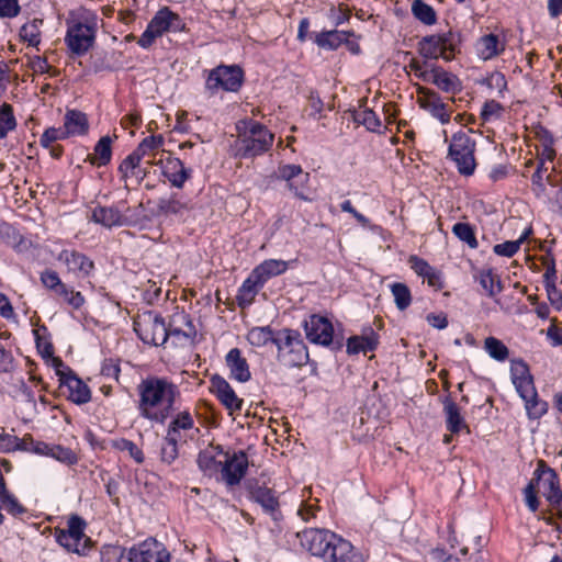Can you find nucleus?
<instances>
[{
  "label": "nucleus",
  "instance_id": "17",
  "mask_svg": "<svg viewBox=\"0 0 562 562\" xmlns=\"http://www.w3.org/2000/svg\"><path fill=\"white\" fill-rule=\"evenodd\" d=\"M246 486L250 499L259 504L263 512L270 515L272 519L278 520L281 516V512L279 509L280 503L274 491L267 486L259 485L257 480H249Z\"/></svg>",
  "mask_w": 562,
  "mask_h": 562
},
{
  "label": "nucleus",
  "instance_id": "10",
  "mask_svg": "<svg viewBox=\"0 0 562 562\" xmlns=\"http://www.w3.org/2000/svg\"><path fill=\"white\" fill-rule=\"evenodd\" d=\"M304 330L310 342L328 347L331 351L342 348L340 340L334 339V327L331 322L318 314H313L304 322Z\"/></svg>",
  "mask_w": 562,
  "mask_h": 562
},
{
  "label": "nucleus",
  "instance_id": "42",
  "mask_svg": "<svg viewBox=\"0 0 562 562\" xmlns=\"http://www.w3.org/2000/svg\"><path fill=\"white\" fill-rule=\"evenodd\" d=\"M178 441L179 439L166 435L160 445L159 458L160 461L167 465L172 464L178 456Z\"/></svg>",
  "mask_w": 562,
  "mask_h": 562
},
{
  "label": "nucleus",
  "instance_id": "1",
  "mask_svg": "<svg viewBox=\"0 0 562 562\" xmlns=\"http://www.w3.org/2000/svg\"><path fill=\"white\" fill-rule=\"evenodd\" d=\"M137 411L150 423L164 425L175 411L179 387L167 378L150 375L136 386Z\"/></svg>",
  "mask_w": 562,
  "mask_h": 562
},
{
  "label": "nucleus",
  "instance_id": "4",
  "mask_svg": "<svg viewBox=\"0 0 562 562\" xmlns=\"http://www.w3.org/2000/svg\"><path fill=\"white\" fill-rule=\"evenodd\" d=\"M278 363L284 368H301L310 360L307 347L299 330L292 328L279 329L276 341Z\"/></svg>",
  "mask_w": 562,
  "mask_h": 562
},
{
  "label": "nucleus",
  "instance_id": "40",
  "mask_svg": "<svg viewBox=\"0 0 562 562\" xmlns=\"http://www.w3.org/2000/svg\"><path fill=\"white\" fill-rule=\"evenodd\" d=\"M412 13L416 20L425 25H434L437 23V13L435 9L423 0L413 1Z\"/></svg>",
  "mask_w": 562,
  "mask_h": 562
},
{
  "label": "nucleus",
  "instance_id": "34",
  "mask_svg": "<svg viewBox=\"0 0 562 562\" xmlns=\"http://www.w3.org/2000/svg\"><path fill=\"white\" fill-rule=\"evenodd\" d=\"M165 144V137L161 134L145 137L138 146L131 153V161L143 159L147 155H155Z\"/></svg>",
  "mask_w": 562,
  "mask_h": 562
},
{
  "label": "nucleus",
  "instance_id": "43",
  "mask_svg": "<svg viewBox=\"0 0 562 562\" xmlns=\"http://www.w3.org/2000/svg\"><path fill=\"white\" fill-rule=\"evenodd\" d=\"M452 233L459 240L465 243L470 248L476 249L479 247L475 229L471 224L458 222L452 226Z\"/></svg>",
  "mask_w": 562,
  "mask_h": 562
},
{
  "label": "nucleus",
  "instance_id": "53",
  "mask_svg": "<svg viewBox=\"0 0 562 562\" xmlns=\"http://www.w3.org/2000/svg\"><path fill=\"white\" fill-rule=\"evenodd\" d=\"M48 457H52L67 465H72L78 462L76 453L70 448H66L59 445L52 446Z\"/></svg>",
  "mask_w": 562,
  "mask_h": 562
},
{
  "label": "nucleus",
  "instance_id": "49",
  "mask_svg": "<svg viewBox=\"0 0 562 562\" xmlns=\"http://www.w3.org/2000/svg\"><path fill=\"white\" fill-rule=\"evenodd\" d=\"M391 292L394 296V302L400 311H405L412 303V294L409 288L402 282L391 284Z\"/></svg>",
  "mask_w": 562,
  "mask_h": 562
},
{
  "label": "nucleus",
  "instance_id": "63",
  "mask_svg": "<svg viewBox=\"0 0 562 562\" xmlns=\"http://www.w3.org/2000/svg\"><path fill=\"white\" fill-rule=\"evenodd\" d=\"M20 443L19 437L7 432H0V453L18 451Z\"/></svg>",
  "mask_w": 562,
  "mask_h": 562
},
{
  "label": "nucleus",
  "instance_id": "16",
  "mask_svg": "<svg viewBox=\"0 0 562 562\" xmlns=\"http://www.w3.org/2000/svg\"><path fill=\"white\" fill-rule=\"evenodd\" d=\"M59 390L64 396L77 405L86 404L91 400L89 386L71 369H67L66 375H60Z\"/></svg>",
  "mask_w": 562,
  "mask_h": 562
},
{
  "label": "nucleus",
  "instance_id": "62",
  "mask_svg": "<svg viewBox=\"0 0 562 562\" xmlns=\"http://www.w3.org/2000/svg\"><path fill=\"white\" fill-rule=\"evenodd\" d=\"M0 503L1 507L13 516H19L26 512L25 507L19 503L18 498L13 494L5 495Z\"/></svg>",
  "mask_w": 562,
  "mask_h": 562
},
{
  "label": "nucleus",
  "instance_id": "58",
  "mask_svg": "<svg viewBox=\"0 0 562 562\" xmlns=\"http://www.w3.org/2000/svg\"><path fill=\"white\" fill-rule=\"evenodd\" d=\"M85 528L86 521L81 517L75 515L69 518L67 529H64V532L72 538L78 539L79 541L85 542V538H88L85 535Z\"/></svg>",
  "mask_w": 562,
  "mask_h": 562
},
{
  "label": "nucleus",
  "instance_id": "24",
  "mask_svg": "<svg viewBox=\"0 0 562 562\" xmlns=\"http://www.w3.org/2000/svg\"><path fill=\"white\" fill-rule=\"evenodd\" d=\"M225 451L221 445H210L200 451L196 463L199 469L207 475H213L220 469L222 470L223 461L217 460L218 456H224Z\"/></svg>",
  "mask_w": 562,
  "mask_h": 562
},
{
  "label": "nucleus",
  "instance_id": "44",
  "mask_svg": "<svg viewBox=\"0 0 562 562\" xmlns=\"http://www.w3.org/2000/svg\"><path fill=\"white\" fill-rule=\"evenodd\" d=\"M54 294L60 297L74 310H79L86 302L81 292L75 291L72 286H69L66 283H63Z\"/></svg>",
  "mask_w": 562,
  "mask_h": 562
},
{
  "label": "nucleus",
  "instance_id": "36",
  "mask_svg": "<svg viewBox=\"0 0 562 562\" xmlns=\"http://www.w3.org/2000/svg\"><path fill=\"white\" fill-rule=\"evenodd\" d=\"M157 210L159 214L164 215H180L189 210V205L178 193H172L157 201Z\"/></svg>",
  "mask_w": 562,
  "mask_h": 562
},
{
  "label": "nucleus",
  "instance_id": "52",
  "mask_svg": "<svg viewBox=\"0 0 562 562\" xmlns=\"http://www.w3.org/2000/svg\"><path fill=\"white\" fill-rule=\"evenodd\" d=\"M170 18H171V10L168 7H164L156 12V14L149 21L148 26L158 36H161L164 33L168 32Z\"/></svg>",
  "mask_w": 562,
  "mask_h": 562
},
{
  "label": "nucleus",
  "instance_id": "19",
  "mask_svg": "<svg viewBox=\"0 0 562 562\" xmlns=\"http://www.w3.org/2000/svg\"><path fill=\"white\" fill-rule=\"evenodd\" d=\"M211 386L212 392L229 413L241 411L244 401L236 395L233 387L223 376L218 374L213 375L211 378Z\"/></svg>",
  "mask_w": 562,
  "mask_h": 562
},
{
  "label": "nucleus",
  "instance_id": "37",
  "mask_svg": "<svg viewBox=\"0 0 562 562\" xmlns=\"http://www.w3.org/2000/svg\"><path fill=\"white\" fill-rule=\"evenodd\" d=\"M56 541L65 548L68 552H74L79 555H86L91 548L92 541L90 538H85V542L70 537L64 529L56 531Z\"/></svg>",
  "mask_w": 562,
  "mask_h": 562
},
{
  "label": "nucleus",
  "instance_id": "23",
  "mask_svg": "<svg viewBox=\"0 0 562 562\" xmlns=\"http://www.w3.org/2000/svg\"><path fill=\"white\" fill-rule=\"evenodd\" d=\"M226 366L229 369L231 378L245 383L250 380L251 373L247 359L241 356L238 348L231 349L225 357Z\"/></svg>",
  "mask_w": 562,
  "mask_h": 562
},
{
  "label": "nucleus",
  "instance_id": "35",
  "mask_svg": "<svg viewBox=\"0 0 562 562\" xmlns=\"http://www.w3.org/2000/svg\"><path fill=\"white\" fill-rule=\"evenodd\" d=\"M91 220L104 227L122 225V214L113 206H97L92 211Z\"/></svg>",
  "mask_w": 562,
  "mask_h": 562
},
{
  "label": "nucleus",
  "instance_id": "6",
  "mask_svg": "<svg viewBox=\"0 0 562 562\" xmlns=\"http://www.w3.org/2000/svg\"><path fill=\"white\" fill-rule=\"evenodd\" d=\"M244 81L245 72L240 66L221 64L209 70L204 89L210 97H214L220 90L238 92Z\"/></svg>",
  "mask_w": 562,
  "mask_h": 562
},
{
  "label": "nucleus",
  "instance_id": "11",
  "mask_svg": "<svg viewBox=\"0 0 562 562\" xmlns=\"http://www.w3.org/2000/svg\"><path fill=\"white\" fill-rule=\"evenodd\" d=\"M532 480L538 491L546 497L550 505L555 508H561L562 491L557 472L549 468L544 461H539Z\"/></svg>",
  "mask_w": 562,
  "mask_h": 562
},
{
  "label": "nucleus",
  "instance_id": "13",
  "mask_svg": "<svg viewBox=\"0 0 562 562\" xmlns=\"http://www.w3.org/2000/svg\"><path fill=\"white\" fill-rule=\"evenodd\" d=\"M126 558L128 562H169L170 553L162 542L148 538L131 547Z\"/></svg>",
  "mask_w": 562,
  "mask_h": 562
},
{
  "label": "nucleus",
  "instance_id": "5",
  "mask_svg": "<svg viewBox=\"0 0 562 562\" xmlns=\"http://www.w3.org/2000/svg\"><path fill=\"white\" fill-rule=\"evenodd\" d=\"M462 35L460 32L449 30L445 33L431 34L422 37L417 44V50L426 59L442 58L450 61L460 53Z\"/></svg>",
  "mask_w": 562,
  "mask_h": 562
},
{
  "label": "nucleus",
  "instance_id": "21",
  "mask_svg": "<svg viewBox=\"0 0 562 562\" xmlns=\"http://www.w3.org/2000/svg\"><path fill=\"white\" fill-rule=\"evenodd\" d=\"M419 79L436 85L445 92L456 93L461 90V82L459 78L440 67H432L429 71L420 72Z\"/></svg>",
  "mask_w": 562,
  "mask_h": 562
},
{
  "label": "nucleus",
  "instance_id": "56",
  "mask_svg": "<svg viewBox=\"0 0 562 562\" xmlns=\"http://www.w3.org/2000/svg\"><path fill=\"white\" fill-rule=\"evenodd\" d=\"M69 135L67 131H65V126L63 127H48L44 131L40 138V144L44 148H48L52 144H54L56 140H63L68 138Z\"/></svg>",
  "mask_w": 562,
  "mask_h": 562
},
{
  "label": "nucleus",
  "instance_id": "14",
  "mask_svg": "<svg viewBox=\"0 0 562 562\" xmlns=\"http://www.w3.org/2000/svg\"><path fill=\"white\" fill-rule=\"evenodd\" d=\"M225 460L222 464V479L228 486L240 483L248 470V457L244 450L234 451L232 454L225 451Z\"/></svg>",
  "mask_w": 562,
  "mask_h": 562
},
{
  "label": "nucleus",
  "instance_id": "33",
  "mask_svg": "<svg viewBox=\"0 0 562 562\" xmlns=\"http://www.w3.org/2000/svg\"><path fill=\"white\" fill-rule=\"evenodd\" d=\"M0 240L20 252L27 249L25 238L14 226L3 221H0Z\"/></svg>",
  "mask_w": 562,
  "mask_h": 562
},
{
  "label": "nucleus",
  "instance_id": "50",
  "mask_svg": "<svg viewBox=\"0 0 562 562\" xmlns=\"http://www.w3.org/2000/svg\"><path fill=\"white\" fill-rule=\"evenodd\" d=\"M353 121L358 124H362L370 132H379V128L381 127L379 116L371 109L356 111L353 113Z\"/></svg>",
  "mask_w": 562,
  "mask_h": 562
},
{
  "label": "nucleus",
  "instance_id": "38",
  "mask_svg": "<svg viewBox=\"0 0 562 562\" xmlns=\"http://www.w3.org/2000/svg\"><path fill=\"white\" fill-rule=\"evenodd\" d=\"M112 138L106 135L102 136L95 144L94 154L88 156V161L97 167L106 166L112 158Z\"/></svg>",
  "mask_w": 562,
  "mask_h": 562
},
{
  "label": "nucleus",
  "instance_id": "9",
  "mask_svg": "<svg viewBox=\"0 0 562 562\" xmlns=\"http://www.w3.org/2000/svg\"><path fill=\"white\" fill-rule=\"evenodd\" d=\"M97 37V23H83L81 21L67 22L65 44L71 55L85 56L94 45Z\"/></svg>",
  "mask_w": 562,
  "mask_h": 562
},
{
  "label": "nucleus",
  "instance_id": "32",
  "mask_svg": "<svg viewBox=\"0 0 562 562\" xmlns=\"http://www.w3.org/2000/svg\"><path fill=\"white\" fill-rule=\"evenodd\" d=\"M279 336V329L276 330L271 326H257L252 327L247 333V340L254 347H265L269 342L276 346L277 337Z\"/></svg>",
  "mask_w": 562,
  "mask_h": 562
},
{
  "label": "nucleus",
  "instance_id": "47",
  "mask_svg": "<svg viewBox=\"0 0 562 562\" xmlns=\"http://www.w3.org/2000/svg\"><path fill=\"white\" fill-rule=\"evenodd\" d=\"M111 447L119 451L128 452L130 457L137 463L142 464L145 460L142 449H139L133 441L126 438H119L111 440Z\"/></svg>",
  "mask_w": 562,
  "mask_h": 562
},
{
  "label": "nucleus",
  "instance_id": "3",
  "mask_svg": "<svg viewBox=\"0 0 562 562\" xmlns=\"http://www.w3.org/2000/svg\"><path fill=\"white\" fill-rule=\"evenodd\" d=\"M235 157L254 159L268 153L274 142V134L254 119H243L236 123Z\"/></svg>",
  "mask_w": 562,
  "mask_h": 562
},
{
  "label": "nucleus",
  "instance_id": "45",
  "mask_svg": "<svg viewBox=\"0 0 562 562\" xmlns=\"http://www.w3.org/2000/svg\"><path fill=\"white\" fill-rule=\"evenodd\" d=\"M43 24L42 19H34L31 22L23 24L20 29V37L27 42L31 46H37L41 43L40 26Z\"/></svg>",
  "mask_w": 562,
  "mask_h": 562
},
{
  "label": "nucleus",
  "instance_id": "12",
  "mask_svg": "<svg viewBox=\"0 0 562 562\" xmlns=\"http://www.w3.org/2000/svg\"><path fill=\"white\" fill-rule=\"evenodd\" d=\"M166 334L176 347L192 346L195 344L198 330L191 316L184 312L176 313L167 324Z\"/></svg>",
  "mask_w": 562,
  "mask_h": 562
},
{
  "label": "nucleus",
  "instance_id": "28",
  "mask_svg": "<svg viewBox=\"0 0 562 562\" xmlns=\"http://www.w3.org/2000/svg\"><path fill=\"white\" fill-rule=\"evenodd\" d=\"M65 131L69 136L86 135L89 131V122L86 113L79 110H67L64 117Z\"/></svg>",
  "mask_w": 562,
  "mask_h": 562
},
{
  "label": "nucleus",
  "instance_id": "2",
  "mask_svg": "<svg viewBox=\"0 0 562 562\" xmlns=\"http://www.w3.org/2000/svg\"><path fill=\"white\" fill-rule=\"evenodd\" d=\"M300 541L312 555L324 562H367L363 553L349 540L327 529H306Z\"/></svg>",
  "mask_w": 562,
  "mask_h": 562
},
{
  "label": "nucleus",
  "instance_id": "59",
  "mask_svg": "<svg viewBox=\"0 0 562 562\" xmlns=\"http://www.w3.org/2000/svg\"><path fill=\"white\" fill-rule=\"evenodd\" d=\"M503 111L504 106L499 102L487 100L484 102L480 115L484 122H490L494 119H499Z\"/></svg>",
  "mask_w": 562,
  "mask_h": 562
},
{
  "label": "nucleus",
  "instance_id": "41",
  "mask_svg": "<svg viewBox=\"0 0 562 562\" xmlns=\"http://www.w3.org/2000/svg\"><path fill=\"white\" fill-rule=\"evenodd\" d=\"M477 280L490 297H494L503 290L499 278L493 273L492 269L480 270Z\"/></svg>",
  "mask_w": 562,
  "mask_h": 562
},
{
  "label": "nucleus",
  "instance_id": "60",
  "mask_svg": "<svg viewBox=\"0 0 562 562\" xmlns=\"http://www.w3.org/2000/svg\"><path fill=\"white\" fill-rule=\"evenodd\" d=\"M513 383L516 387V391L518 392L520 397L524 400V402L526 400H530L536 396L537 391H536L532 378H527V379L524 378L522 380H518V381L514 380Z\"/></svg>",
  "mask_w": 562,
  "mask_h": 562
},
{
  "label": "nucleus",
  "instance_id": "39",
  "mask_svg": "<svg viewBox=\"0 0 562 562\" xmlns=\"http://www.w3.org/2000/svg\"><path fill=\"white\" fill-rule=\"evenodd\" d=\"M194 427V420L189 411L179 412L167 428L168 436L175 437L180 440V430H190Z\"/></svg>",
  "mask_w": 562,
  "mask_h": 562
},
{
  "label": "nucleus",
  "instance_id": "30",
  "mask_svg": "<svg viewBox=\"0 0 562 562\" xmlns=\"http://www.w3.org/2000/svg\"><path fill=\"white\" fill-rule=\"evenodd\" d=\"M132 155L126 156L119 166V172L122 180L125 182V189L128 190V179L135 178L137 183H140L147 176V169L140 166V159L131 161Z\"/></svg>",
  "mask_w": 562,
  "mask_h": 562
},
{
  "label": "nucleus",
  "instance_id": "55",
  "mask_svg": "<svg viewBox=\"0 0 562 562\" xmlns=\"http://www.w3.org/2000/svg\"><path fill=\"white\" fill-rule=\"evenodd\" d=\"M90 65L94 74L114 70L106 52H95L92 54L90 56Z\"/></svg>",
  "mask_w": 562,
  "mask_h": 562
},
{
  "label": "nucleus",
  "instance_id": "46",
  "mask_svg": "<svg viewBox=\"0 0 562 562\" xmlns=\"http://www.w3.org/2000/svg\"><path fill=\"white\" fill-rule=\"evenodd\" d=\"M278 178L285 182L300 179L301 184H305L308 181L310 175L303 172L300 165L289 164L279 167Z\"/></svg>",
  "mask_w": 562,
  "mask_h": 562
},
{
  "label": "nucleus",
  "instance_id": "64",
  "mask_svg": "<svg viewBox=\"0 0 562 562\" xmlns=\"http://www.w3.org/2000/svg\"><path fill=\"white\" fill-rule=\"evenodd\" d=\"M538 488L536 486L535 481L531 479V481L528 483V485L524 490L525 494V502L527 507L530 509V512L535 513L539 508V499L537 497Z\"/></svg>",
  "mask_w": 562,
  "mask_h": 562
},
{
  "label": "nucleus",
  "instance_id": "25",
  "mask_svg": "<svg viewBox=\"0 0 562 562\" xmlns=\"http://www.w3.org/2000/svg\"><path fill=\"white\" fill-rule=\"evenodd\" d=\"M265 285L260 278L252 270L239 286L236 301L240 308H246L252 304L259 290Z\"/></svg>",
  "mask_w": 562,
  "mask_h": 562
},
{
  "label": "nucleus",
  "instance_id": "48",
  "mask_svg": "<svg viewBox=\"0 0 562 562\" xmlns=\"http://www.w3.org/2000/svg\"><path fill=\"white\" fill-rule=\"evenodd\" d=\"M16 127V120L13 114V108L9 103L0 105V139L7 137L8 133Z\"/></svg>",
  "mask_w": 562,
  "mask_h": 562
},
{
  "label": "nucleus",
  "instance_id": "61",
  "mask_svg": "<svg viewBox=\"0 0 562 562\" xmlns=\"http://www.w3.org/2000/svg\"><path fill=\"white\" fill-rule=\"evenodd\" d=\"M41 282L47 290L53 292H56L64 283L58 273L50 269H46L41 273Z\"/></svg>",
  "mask_w": 562,
  "mask_h": 562
},
{
  "label": "nucleus",
  "instance_id": "57",
  "mask_svg": "<svg viewBox=\"0 0 562 562\" xmlns=\"http://www.w3.org/2000/svg\"><path fill=\"white\" fill-rule=\"evenodd\" d=\"M527 414L531 419H538L548 412V403L542 401L536 394L535 397L525 401Z\"/></svg>",
  "mask_w": 562,
  "mask_h": 562
},
{
  "label": "nucleus",
  "instance_id": "8",
  "mask_svg": "<svg viewBox=\"0 0 562 562\" xmlns=\"http://www.w3.org/2000/svg\"><path fill=\"white\" fill-rule=\"evenodd\" d=\"M476 143L464 132H457L452 135L448 148V158L457 166L462 176H471L474 173L476 161L474 157Z\"/></svg>",
  "mask_w": 562,
  "mask_h": 562
},
{
  "label": "nucleus",
  "instance_id": "26",
  "mask_svg": "<svg viewBox=\"0 0 562 562\" xmlns=\"http://www.w3.org/2000/svg\"><path fill=\"white\" fill-rule=\"evenodd\" d=\"M505 45L497 35L490 33L480 37L475 44L476 55L482 60H490L502 54Z\"/></svg>",
  "mask_w": 562,
  "mask_h": 562
},
{
  "label": "nucleus",
  "instance_id": "22",
  "mask_svg": "<svg viewBox=\"0 0 562 562\" xmlns=\"http://www.w3.org/2000/svg\"><path fill=\"white\" fill-rule=\"evenodd\" d=\"M379 346V335L372 327L363 328L361 335H355L347 339L346 351L348 355L374 351Z\"/></svg>",
  "mask_w": 562,
  "mask_h": 562
},
{
  "label": "nucleus",
  "instance_id": "54",
  "mask_svg": "<svg viewBox=\"0 0 562 562\" xmlns=\"http://www.w3.org/2000/svg\"><path fill=\"white\" fill-rule=\"evenodd\" d=\"M125 549L116 544H104L100 550L101 562H122L126 555Z\"/></svg>",
  "mask_w": 562,
  "mask_h": 562
},
{
  "label": "nucleus",
  "instance_id": "7",
  "mask_svg": "<svg viewBox=\"0 0 562 562\" xmlns=\"http://www.w3.org/2000/svg\"><path fill=\"white\" fill-rule=\"evenodd\" d=\"M133 327L144 344L158 347L168 340L165 318L154 311L138 313L133 319Z\"/></svg>",
  "mask_w": 562,
  "mask_h": 562
},
{
  "label": "nucleus",
  "instance_id": "18",
  "mask_svg": "<svg viewBox=\"0 0 562 562\" xmlns=\"http://www.w3.org/2000/svg\"><path fill=\"white\" fill-rule=\"evenodd\" d=\"M417 93L418 104L422 109L429 112L430 115L439 120L441 124H448L450 122V112L438 92L425 87H419Z\"/></svg>",
  "mask_w": 562,
  "mask_h": 562
},
{
  "label": "nucleus",
  "instance_id": "31",
  "mask_svg": "<svg viewBox=\"0 0 562 562\" xmlns=\"http://www.w3.org/2000/svg\"><path fill=\"white\" fill-rule=\"evenodd\" d=\"M346 36H353V32L338 30L322 31L316 34L314 42L321 48L335 50L346 41Z\"/></svg>",
  "mask_w": 562,
  "mask_h": 562
},
{
  "label": "nucleus",
  "instance_id": "20",
  "mask_svg": "<svg viewBox=\"0 0 562 562\" xmlns=\"http://www.w3.org/2000/svg\"><path fill=\"white\" fill-rule=\"evenodd\" d=\"M57 259L67 266L69 272L81 278L89 277L94 270V262L77 250L64 249L59 252Z\"/></svg>",
  "mask_w": 562,
  "mask_h": 562
},
{
  "label": "nucleus",
  "instance_id": "51",
  "mask_svg": "<svg viewBox=\"0 0 562 562\" xmlns=\"http://www.w3.org/2000/svg\"><path fill=\"white\" fill-rule=\"evenodd\" d=\"M484 348L491 358L501 362L505 361L509 356V350L505 344L492 336L485 339Z\"/></svg>",
  "mask_w": 562,
  "mask_h": 562
},
{
  "label": "nucleus",
  "instance_id": "29",
  "mask_svg": "<svg viewBox=\"0 0 562 562\" xmlns=\"http://www.w3.org/2000/svg\"><path fill=\"white\" fill-rule=\"evenodd\" d=\"M289 266L290 261L281 259H266L252 270L266 284V282L271 278L283 274L289 269Z\"/></svg>",
  "mask_w": 562,
  "mask_h": 562
},
{
  "label": "nucleus",
  "instance_id": "27",
  "mask_svg": "<svg viewBox=\"0 0 562 562\" xmlns=\"http://www.w3.org/2000/svg\"><path fill=\"white\" fill-rule=\"evenodd\" d=\"M442 404L446 416V428L451 434H459L463 428L469 431V427L460 413L458 404L449 396L445 397Z\"/></svg>",
  "mask_w": 562,
  "mask_h": 562
},
{
  "label": "nucleus",
  "instance_id": "15",
  "mask_svg": "<svg viewBox=\"0 0 562 562\" xmlns=\"http://www.w3.org/2000/svg\"><path fill=\"white\" fill-rule=\"evenodd\" d=\"M148 165L154 161H148ZM161 168L162 176L169 181L170 186L182 189L184 183L192 177L193 170L186 167L181 159L168 154L166 158H160L158 162Z\"/></svg>",
  "mask_w": 562,
  "mask_h": 562
}]
</instances>
